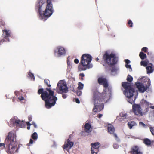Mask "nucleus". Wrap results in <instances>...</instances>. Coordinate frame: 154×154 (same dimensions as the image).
Returning a JSON list of instances; mask_svg holds the SVG:
<instances>
[{
    "label": "nucleus",
    "instance_id": "obj_1",
    "mask_svg": "<svg viewBox=\"0 0 154 154\" xmlns=\"http://www.w3.org/2000/svg\"><path fill=\"white\" fill-rule=\"evenodd\" d=\"M98 83L100 85H102L105 88L103 91L100 93L97 90L93 91L92 100L94 105L93 111L95 112H100L104 108L103 102L107 98L108 93L110 94L111 90L108 87L109 84L107 79L102 77H99L97 79Z\"/></svg>",
    "mask_w": 154,
    "mask_h": 154
},
{
    "label": "nucleus",
    "instance_id": "obj_2",
    "mask_svg": "<svg viewBox=\"0 0 154 154\" xmlns=\"http://www.w3.org/2000/svg\"><path fill=\"white\" fill-rule=\"evenodd\" d=\"M44 82L49 88H46L45 90L43 88H40L38 90V93L39 94H41V97L45 101V107L50 109L54 106L57 98L54 95V91L50 88L51 85L50 80L47 79H45Z\"/></svg>",
    "mask_w": 154,
    "mask_h": 154
},
{
    "label": "nucleus",
    "instance_id": "obj_3",
    "mask_svg": "<svg viewBox=\"0 0 154 154\" xmlns=\"http://www.w3.org/2000/svg\"><path fill=\"white\" fill-rule=\"evenodd\" d=\"M17 142L16 141V134L11 131L7 136L4 143H0V147L3 146L8 154H13L17 152Z\"/></svg>",
    "mask_w": 154,
    "mask_h": 154
},
{
    "label": "nucleus",
    "instance_id": "obj_4",
    "mask_svg": "<svg viewBox=\"0 0 154 154\" xmlns=\"http://www.w3.org/2000/svg\"><path fill=\"white\" fill-rule=\"evenodd\" d=\"M118 61V58L115 54L112 53L110 54L106 51L103 54L100 63L104 66H114L117 63Z\"/></svg>",
    "mask_w": 154,
    "mask_h": 154
},
{
    "label": "nucleus",
    "instance_id": "obj_5",
    "mask_svg": "<svg viewBox=\"0 0 154 154\" xmlns=\"http://www.w3.org/2000/svg\"><path fill=\"white\" fill-rule=\"evenodd\" d=\"M92 59V57L90 54H83L81 57V62L79 66V70L80 71H84L87 69L92 68V65L90 63Z\"/></svg>",
    "mask_w": 154,
    "mask_h": 154
},
{
    "label": "nucleus",
    "instance_id": "obj_6",
    "mask_svg": "<svg viewBox=\"0 0 154 154\" xmlns=\"http://www.w3.org/2000/svg\"><path fill=\"white\" fill-rule=\"evenodd\" d=\"M122 86L125 89L124 93L125 96L128 98V102L132 104L134 103V101L131 99V98L134 95L133 93L135 92V90L131 85V84L128 82H122Z\"/></svg>",
    "mask_w": 154,
    "mask_h": 154
},
{
    "label": "nucleus",
    "instance_id": "obj_7",
    "mask_svg": "<svg viewBox=\"0 0 154 154\" xmlns=\"http://www.w3.org/2000/svg\"><path fill=\"white\" fill-rule=\"evenodd\" d=\"M45 2V0H38L36 6L38 10H41L43 8L44 4ZM47 5L45 10H52L53 9V5L51 2L48 0H47Z\"/></svg>",
    "mask_w": 154,
    "mask_h": 154
},
{
    "label": "nucleus",
    "instance_id": "obj_8",
    "mask_svg": "<svg viewBox=\"0 0 154 154\" xmlns=\"http://www.w3.org/2000/svg\"><path fill=\"white\" fill-rule=\"evenodd\" d=\"M53 10H38L39 17L40 19L44 21L46 20L52 14Z\"/></svg>",
    "mask_w": 154,
    "mask_h": 154
},
{
    "label": "nucleus",
    "instance_id": "obj_9",
    "mask_svg": "<svg viewBox=\"0 0 154 154\" xmlns=\"http://www.w3.org/2000/svg\"><path fill=\"white\" fill-rule=\"evenodd\" d=\"M147 84V85L145 86L142 83L140 82H136L135 85L139 91L141 93H143L150 85V81L149 80L148 81Z\"/></svg>",
    "mask_w": 154,
    "mask_h": 154
},
{
    "label": "nucleus",
    "instance_id": "obj_10",
    "mask_svg": "<svg viewBox=\"0 0 154 154\" xmlns=\"http://www.w3.org/2000/svg\"><path fill=\"white\" fill-rule=\"evenodd\" d=\"M57 90L59 91L58 92V93H66L68 92V88L66 84L64 83L61 82L60 81L58 82L57 87Z\"/></svg>",
    "mask_w": 154,
    "mask_h": 154
},
{
    "label": "nucleus",
    "instance_id": "obj_11",
    "mask_svg": "<svg viewBox=\"0 0 154 154\" xmlns=\"http://www.w3.org/2000/svg\"><path fill=\"white\" fill-rule=\"evenodd\" d=\"M54 55L57 57H60L64 55L66 53L64 48L60 46L57 47L54 50Z\"/></svg>",
    "mask_w": 154,
    "mask_h": 154
},
{
    "label": "nucleus",
    "instance_id": "obj_12",
    "mask_svg": "<svg viewBox=\"0 0 154 154\" xmlns=\"http://www.w3.org/2000/svg\"><path fill=\"white\" fill-rule=\"evenodd\" d=\"M11 123L13 124L12 125H10V127L13 126L14 125H15L17 126H19L22 128H24L25 127L26 124L25 122L24 121H21L20 120H16L14 119H12L10 120Z\"/></svg>",
    "mask_w": 154,
    "mask_h": 154
},
{
    "label": "nucleus",
    "instance_id": "obj_13",
    "mask_svg": "<svg viewBox=\"0 0 154 154\" xmlns=\"http://www.w3.org/2000/svg\"><path fill=\"white\" fill-rule=\"evenodd\" d=\"M132 108L133 112L135 115L142 116H143V112L139 104H134L133 105Z\"/></svg>",
    "mask_w": 154,
    "mask_h": 154
},
{
    "label": "nucleus",
    "instance_id": "obj_14",
    "mask_svg": "<svg viewBox=\"0 0 154 154\" xmlns=\"http://www.w3.org/2000/svg\"><path fill=\"white\" fill-rule=\"evenodd\" d=\"M3 34L2 36L4 38L0 40V45L4 42L9 41L8 37L11 36L9 30H3Z\"/></svg>",
    "mask_w": 154,
    "mask_h": 154
},
{
    "label": "nucleus",
    "instance_id": "obj_15",
    "mask_svg": "<svg viewBox=\"0 0 154 154\" xmlns=\"http://www.w3.org/2000/svg\"><path fill=\"white\" fill-rule=\"evenodd\" d=\"M73 142L71 141L69 139H68L67 142H65L62 147L63 149H66L67 148L70 149L73 146Z\"/></svg>",
    "mask_w": 154,
    "mask_h": 154
},
{
    "label": "nucleus",
    "instance_id": "obj_16",
    "mask_svg": "<svg viewBox=\"0 0 154 154\" xmlns=\"http://www.w3.org/2000/svg\"><path fill=\"white\" fill-rule=\"evenodd\" d=\"M84 128L85 131L88 133L90 132L92 129L91 124L88 123L85 124Z\"/></svg>",
    "mask_w": 154,
    "mask_h": 154
},
{
    "label": "nucleus",
    "instance_id": "obj_17",
    "mask_svg": "<svg viewBox=\"0 0 154 154\" xmlns=\"http://www.w3.org/2000/svg\"><path fill=\"white\" fill-rule=\"evenodd\" d=\"M108 132L111 134H114L115 131V129L113 125L109 124L107 127Z\"/></svg>",
    "mask_w": 154,
    "mask_h": 154
},
{
    "label": "nucleus",
    "instance_id": "obj_18",
    "mask_svg": "<svg viewBox=\"0 0 154 154\" xmlns=\"http://www.w3.org/2000/svg\"><path fill=\"white\" fill-rule=\"evenodd\" d=\"M138 147L137 146L133 147L132 149V152L133 154H142V152L138 151Z\"/></svg>",
    "mask_w": 154,
    "mask_h": 154
},
{
    "label": "nucleus",
    "instance_id": "obj_19",
    "mask_svg": "<svg viewBox=\"0 0 154 154\" xmlns=\"http://www.w3.org/2000/svg\"><path fill=\"white\" fill-rule=\"evenodd\" d=\"M152 66V65L151 63H150L149 64L148 66L146 67L147 73H151L153 72V69Z\"/></svg>",
    "mask_w": 154,
    "mask_h": 154
},
{
    "label": "nucleus",
    "instance_id": "obj_20",
    "mask_svg": "<svg viewBox=\"0 0 154 154\" xmlns=\"http://www.w3.org/2000/svg\"><path fill=\"white\" fill-rule=\"evenodd\" d=\"M91 148L97 149H99V148L100 146V144L98 142H96L95 143H92L91 144Z\"/></svg>",
    "mask_w": 154,
    "mask_h": 154
},
{
    "label": "nucleus",
    "instance_id": "obj_21",
    "mask_svg": "<svg viewBox=\"0 0 154 154\" xmlns=\"http://www.w3.org/2000/svg\"><path fill=\"white\" fill-rule=\"evenodd\" d=\"M143 143L146 145L149 146L151 145V141L148 138H145L143 140Z\"/></svg>",
    "mask_w": 154,
    "mask_h": 154
},
{
    "label": "nucleus",
    "instance_id": "obj_22",
    "mask_svg": "<svg viewBox=\"0 0 154 154\" xmlns=\"http://www.w3.org/2000/svg\"><path fill=\"white\" fill-rule=\"evenodd\" d=\"M136 125V123L134 121H130L128 123V125L130 129H131L132 127Z\"/></svg>",
    "mask_w": 154,
    "mask_h": 154
},
{
    "label": "nucleus",
    "instance_id": "obj_23",
    "mask_svg": "<svg viewBox=\"0 0 154 154\" xmlns=\"http://www.w3.org/2000/svg\"><path fill=\"white\" fill-rule=\"evenodd\" d=\"M139 56L140 58L142 60L144 59L146 57V54L142 51L140 53Z\"/></svg>",
    "mask_w": 154,
    "mask_h": 154
},
{
    "label": "nucleus",
    "instance_id": "obj_24",
    "mask_svg": "<svg viewBox=\"0 0 154 154\" xmlns=\"http://www.w3.org/2000/svg\"><path fill=\"white\" fill-rule=\"evenodd\" d=\"M99 149H97L93 148H91V154H97L99 151Z\"/></svg>",
    "mask_w": 154,
    "mask_h": 154
},
{
    "label": "nucleus",
    "instance_id": "obj_25",
    "mask_svg": "<svg viewBox=\"0 0 154 154\" xmlns=\"http://www.w3.org/2000/svg\"><path fill=\"white\" fill-rule=\"evenodd\" d=\"M32 138L34 140H36L38 138V134L36 132H34L31 136Z\"/></svg>",
    "mask_w": 154,
    "mask_h": 154
},
{
    "label": "nucleus",
    "instance_id": "obj_26",
    "mask_svg": "<svg viewBox=\"0 0 154 154\" xmlns=\"http://www.w3.org/2000/svg\"><path fill=\"white\" fill-rule=\"evenodd\" d=\"M78 88L79 90H82L83 89L84 85L82 83L79 82L78 83Z\"/></svg>",
    "mask_w": 154,
    "mask_h": 154
},
{
    "label": "nucleus",
    "instance_id": "obj_27",
    "mask_svg": "<svg viewBox=\"0 0 154 154\" xmlns=\"http://www.w3.org/2000/svg\"><path fill=\"white\" fill-rule=\"evenodd\" d=\"M133 80V77L130 75H128L127 78V80L128 82H131Z\"/></svg>",
    "mask_w": 154,
    "mask_h": 154
},
{
    "label": "nucleus",
    "instance_id": "obj_28",
    "mask_svg": "<svg viewBox=\"0 0 154 154\" xmlns=\"http://www.w3.org/2000/svg\"><path fill=\"white\" fill-rule=\"evenodd\" d=\"M148 64V63L146 61H141L140 62V64L142 66H146Z\"/></svg>",
    "mask_w": 154,
    "mask_h": 154
},
{
    "label": "nucleus",
    "instance_id": "obj_29",
    "mask_svg": "<svg viewBox=\"0 0 154 154\" xmlns=\"http://www.w3.org/2000/svg\"><path fill=\"white\" fill-rule=\"evenodd\" d=\"M127 24L128 25H129V27H132L133 26V23L131 20H128V22Z\"/></svg>",
    "mask_w": 154,
    "mask_h": 154
},
{
    "label": "nucleus",
    "instance_id": "obj_30",
    "mask_svg": "<svg viewBox=\"0 0 154 154\" xmlns=\"http://www.w3.org/2000/svg\"><path fill=\"white\" fill-rule=\"evenodd\" d=\"M5 25V23L2 20H0V27L4 26Z\"/></svg>",
    "mask_w": 154,
    "mask_h": 154
},
{
    "label": "nucleus",
    "instance_id": "obj_31",
    "mask_svg": "<svg viewBox=\"0 0 154 154\" xmlns=\"http://www.w3.org/2000/svg\"><path fill=\"white\" fill-rule=\"evenodd\" d=\"M29 77L31 78V79L33 81H34L35 80V78L34 76V75L32 73H30L29 72Z\"/></svg>",
    "mask_w": 154,
    "mask_h": 154
},
{
    "label": "nucleus",
    "instance_id": "obj_32",
    "mask_svg": "<svg viewBox=\"0 0 154 154\" xmlns=\"http://www.w3.org/2000/svg\"><path fill=\"white\" fill-rule=\"evenodd\" d=\"M31 125H33L34 127L35 128H37V126L35 122H32V124H31L29 123V129H30V126Z\"/></svg>",
    "mask_w": 154,
    "mask_h": 154
},
{
    "label": "nucleus",
    "instance_id": "obj_33",
    "mask_svg": "<svg viewBox=\"0 0 154 154\" xmlns=\"http://www.w3.org/2000/svg\"><path fill=\"white\" fill-rule=\"evenodd\" d=\"M150 129L152 134L154 135V127H151L150 128Z\"/></svg>",
    "mask_w": 154,
    "mask_h": 154
},
{
    "label": "nucleus",
    "instance_id": "obj_34",
    "mask_svg": "<svg viewBox=\"0 0 154 154\" xmlns=\"http://www.w3.org/2000/svg\"><path fill=\"white\" fill-rule=\"evenodd\" d=\"M147 49H148V48L147 47H143L142 48L141 50L142 51H143L144 52H146L147 51Z\"/></svg>",
    "mask_w": 154,
    "mask_h": 154
},
{
    "label": "nucleus",
    "instance_id": "obj_35",
    "mask_svg": "<svg viewBox=\"0 0 154 154\" xmlns=\"http://www.w3.org/2000/svg\"><path fill=\"white\" fill-rule=\"evenodd\" d=\"M15 94L17 97L20 96V92L18 91H16L15 92Z\"/></svg>",
    "mask_w": 154,
    "mask_h": 154
},
{
    "label": "nucleus",
    "instance_id": "obj_36",
    "mask_svg": "<svg viewBox=\"0 0 154 154\" xmlns=\"http://www.w3.org/2000/svg\"><path fill=\"white\" fill-rule=\"evenodd\" d=\"M79 76L82 77L81 78V80L82 81H83V77H84V76H85L84 74L83 73H80L79 74Z\"/></svg>",
    "mask_w": 154,
    "mask_h": 154
},
{
    "label": "nucleus",
    "instance_id": "obj_37",
    "mask_svg": "<svg viewBox=\"0 0 154 154\" xmlns=\"http://www.w3.org/2000/svg\"><path fill=\"white\" fill-rule=\"evenodd\" d=\"M113 134V135L114 137L117 140V141H118L119 140V139L118 138V137L117 136V135L116 134H115V133H114V134Z\"/></svg>",
    "mask_w": 154,
    "mask_h": 154
},
{
    "label": "nucleus",
    "instance_id": "obj_38",
    "mask_svg": "<svg viewBox=\"0 0 154 154\" xmlns=\"http://www.w3.org/2000/svg\"><path fill=\"white\" fill-rule=\"evenodd\" d=\"M125 66L126 68H129L130 69H131V70H132V69H131V65H128V64H126L125 65Z\"/></svg>",
    "mask_w": 154,
    "mask_h": 154
},
{
    "label": "nucleus",
    "instance_id": "obj_39",
    "mask_svg": "<svg viewBox=\"0 0 154 154\" xmlns=\"http://www.w3.org/2000/svg\"><path fill=\"white\" fill-rule=\"evenodd\" d=\"M139 125H142L143 127H145L146 126L145 124H144L143 122H139Z\"/></svg>",
    "mask_w": 154,
    "mask_h": 154
},
{
    "label": "nucleus",
    "instance_id": "obj_40",
    "mask_svg": "<svg viewBox=\"0 0 154 154\" xmlns=\"http://www.w3.org/2000/svg\"><path fill=\"white\" fill-rule=\"evenodd\" d=\"M125 60L126 64H128L130 63V61L128 59H125Z\"/></svg>",
    "mask_w": 154,
    "mask_h": 154
},
{
    "label": "nucleus",
    "instance_id": "obj_41",
    "mask_svg": "<svg viewBox=\"0 0 154 154\" xmlns=\"http://www.w3.org/2000/svg\"><path fill=\"white\" fill-rule=\"evenodd\" d=\"M34 143H35V141H33L32 139H30L29 140V144H32Z\"/></svg>",
    "mask_w": 154,
    "mask_h": 154
},
{
    "label": "nucleus",
    "instance_id": "obj_42",
    "mask_svg": "<svg viewBox=\"0 0 154 154\" xmlns=\"http://www.w3.org/2000/svg\"><path fill=\"white\" fill-rule=\"evenodd\" d=\"M74 62L76 64H78L79 63V60L77 59H75L74 60Z\"/></svg>",
    "mask_w": 154,
    "mask_h": 154
},
{
    "label": "nucleus",
    "instance_id": "obj_43",
    "mask_svg": "<svg viewBox=\"0 0 154 154\" xmlns=\"http://www.w3.org/2000/svg\"><path fill=\"white\" fill-rule=\"evenodd\" d=\"M116 68H114V67H113L111 71L112 72H116Z\"/></svg>",
    "mask_w": 154,
    "mask_h": 154
},
{
    "label": "nucleus",
    "instance_id": "obj_44",
    "mask_svg": "<svg viewBox=\"0 0 154 154\" xmlns=\"http://www.w3.org/2000/svg\"><path fill=\"white\" fill-rule=\"evenodd\" d=\"M24 99V97L22 96H21V97H19L18 98V100L20 101L23 100Z\"/></svg>",
    "mask_w": 154,
    "mask_h": 154
},
{
    "label": "nucleus",
    "instance_id": "obj_45",
    "mask_svg": "<svg viewBox=\"0 0 154 154\" xmlns=\"http://www.w3.org/2000/svg\"><path fill=\"white\" fill-rule=\"evenodd\" d=\"M75 102L77 103H80V101L79 100V99L78 98H75Z\"/></svg>",
    "mask_w": 154,
    "mask_h": 154
},
{
    "label": "nucleus",
    "instance_id": "obj_46",
    "mask_svg": "<svg viewBox=\"0 0 154 154\" xmlns=\"http://www.w3.org/2000/svg\"><path fill=\"white\" fill-rule=\"evenodd\" d=\"M67 97V95L66 94H62V97L63 98L65 99Z\"/></svg>",
    "mask_w": 154,
    "mask_h": 154
},
{
    "label": "nucleus",
    "instance_id": "obj_47",
    "mask_svg": "<svg viewBox=\"0 0 154 154\" xmlns=\"http://www.w3.org/2000/svg\"><path fill=\"white\" fill-rule=\"evenodd\" d=\"M113 146L115 149H117L118 147V145L117 144H115L113 145Z\"/></svg>",
    "mask_w": 154,
    "mask_h": 154
},
{
    "label": "nucleus",
    "instance_id": "obj_48",
    "mask_svg": "<svg viewBox=\"0 0 154 154\" xmlns=\"http://www.w3.org/2000/svg\"><path fill=\"white\" fill-rule=\"evenodd\" d=\"M77 94L78 96H80L82 94V92L81 91H78L77 92Z\"/></svg>",
    "mask_w": 154,
    "mask_h": 154
},
{
    "label": "nucleus",
    "instance_id": "obj_49",
    "mask_svg": "<svg viewBox=\"0 0 154 154\" xmlns=\"http://www.w3.org/2000/svg\"><path fill=\"white\" fill-rule=\"evenodd\" d=\"M26 123L27 125V129L29 130V121L27 122Z\"/></svg>",
    "mask_w": 154,
    "mask_h": 154
},
{
    "label": "nucleus",
    "instance_id": "obj_50",
    "mask_svg": "<svg viewBox=\"0 0 154 154\" xmlns=\"http://www.w3.org/2000/svg\"><path fill=\"white\" fill-rule=\"evenodd\" d=\"M102 114H99L98 115V117L99 118H101V117H102Z\"/></svg>",
    "mask_w": 154,
    "mask_h": 154
},
{
    "label": "nucleus",
    "instance_id": "obj_51",
    "mask_svg": "<svg viewBox=\"0 0 154 154\" xmlns=\"http://www.w3.org/2000/svg\"><path fill=\"white\" fill-rule=\"evenodd\" d=\"M16 99V98L14 97L12 100L13 102H14Z\"/></svg>",
    "mask_w": 154,
    "mask_h": 154
},
{
    "label": "nucleus",
    "instance_id": "obj_52",
    "mask_svg": "<svg viewBox=\"0 0 154 154\" xmlns=\"http://www.w3.org/2000/svg\"><path fill=\"white\" fill-rule=\"evenodd\" d=\"M32 120V117H29V122L31 121Z\"/></svg>",
    "mask_w": 154,
    "mask_h": 154
},
{
    "label": "nucleus",
    "instance_id": "obj_53",
    "mask_svg": "<svg viewBox=\"0 0 154 154\" xmlns=\"http://www.w3.org/2000/svg\"><path fill=\"white\" fill-rule=\"evenodd\" d=\"M99 60V59L98 58H97L96 59V60L97 61H98Z\"/></svg>",
    "mask_w": 154,
    "mask_h": 154
},
{
    "label": "nucleus",
    "instance_id": "obj_54",
    "mask_svg": "<svg viewBox=\"0 0 154 154\" xmlns=\"http://www.w3.org/2000/svg\"><path fill=\"white\" fill-rule=\"evenodd\" d=\"M6 96L7 97V95H6Z\"/></svg>",
    "mask_w": 154,
    "mask_h": 154
},
{
    "label": "nucleus",
    "instance_id": "obj_55",
    "mask_svg": "<svg viewBox=\"0 0 154 154\" xmlns=\"http://www.w3.org/2000/svg\"><path fill=\"white\" fill-rule=\"evenodd\" d=\"M153 109H154V106L153 107Z\"/></svg>",
    "mask_w": 154,
    "mask_h": 154
}]
</instances>
